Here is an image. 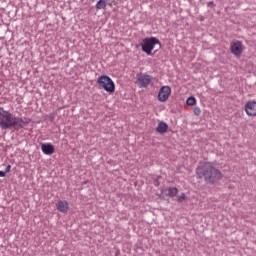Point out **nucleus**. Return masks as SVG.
I'll return each mask as SVG.
<instances>
[{
    "label": "nucleus",
    "instance_id": "f257e3e1",
    "mask_svg": "<svg viewBox=\"0 0 256 256\" xmlns=\"http://www.w3.org/2000/svg\"><path fill=\"white\" fill-rule=\"evenodd\" d=\"M196 175L198 179H204L205 183L209 185H215L217 181L223 179L221 170L215 167V163L209 161H202L198 164Z\"/></svg>",
    "mask_w": 256,
    "mask_h": 256
},
{
    "label": "nucleus",
    "instance_id": "f03ea898",
    "mask_svg": "<svg viewBox=\"0 0 256 256\" xmlns=\"http://www.w3.org/2000/svg\"><path fill=\"white\" fill-rule=\"evenodd\" d=\"M25 121L19 117H15L11 112L0 107V127L2 129H11V127H23Z\"/></svg>",
    "mask_w": 256,
    "mask_h": 256
},
{
    "label": "nucleus",
    "instance_id": "7ed1b4c3",
    "mask_svg": "<svg viewBox=\"0 0 256 256\" xmlns=\"http://www.w3.org/2000/svg\"><path fill=\"white\" fill-rule=\"evenodd\" d=\"M97 84L99 85L100 89H104L106 93L113 95L115 93V82L111 79V77L107 75H101L98 80Z\"/></svg>",
    "mask_w": 256,
    "mask_h": 256
},
{
    "label": "nucleus",
    "instance_id": "20e7f679",
    "mask_svg": "<svg viewBox=\"0 0 256 256\" xmlns=\"http://www.w3.org/2000/svg\"><path fill=\"white\" fill-rule=\"evenodd\" d=\"M155 45H158L159 49H161V41L155 37L145 38L142 43V51L146 53V55H151V51L155 49Z\"/></svg>",
    "mask_w": 256,
    "mask_h": 256
},
{
    "label": "nucleus",
    "instance_id": "39448f33",
    "mask_svg": "<svg viewBox=\"0 0 256 256\" xmlns=\"http://www.w3.org/2000/svg\"><path fill=\"white\" fill-rule=\"evenodd\" d=\"M135 83L140 89H147L153 83V77L147 73H138Z\"/></svg>",
    "mask_w": 256,
    "mask_h": 256
},
{
    "label": "nucleus",
    "instance_id": "423d86ee",
    "mask_svg": "<svg viewBox=\"0 0 256 256\" xmlns=\"http://www.w3.org/2000/svg\"><path fill=\"white\" fill-rule=\"evenodd\" d=\"M244 50L245 46H243V43L241 41H234L230 45V51L235 57H241Z\"/></svg>",
    "mask_w": 256,
    "mask_h": 256
},
{
    "label": "nucleus",
    "instance_id": "0eeeda50",
    "mask_svg": "<svg viewBox=\"0 0 256 256\" xmlns=\"http://www.w3.org/2000/svg\"><path fill=\"white\" fill-rule=\"evenodd\" d=\"M171 96V87L169 86H162L158 92V101L160 103H165L167 99Z\"/></svg>",
    "mask_w": 256,
    "mask_h": 256
},
{
    "label": "nucleus",
    "instance_id": "6e6552de",
    "mask_svg": "<svg viewBox=\"0 0 256 256\" xmlns=\"http://www.w3.org/2000/svg\"><path fill=\"white\" fill-rule=\"evenodd\" d=\"M245 112L249 117H256V102H248L245 105Z\"/></svg>",
    "mask_w": 256,
    "mask_h": 256
},
{
    "label": "nucleus",
    "instance_id": "1a4fd4ad",
    "mask_svg": "<svg viewBox=\"0 0 256 256\" xmlns=\"http://www.w3.org/2000/svg\"><path fill=\"white\" fill-rule=\"evenodd\" d=\"M56 208L60 211V213H67V211H69V202L66 200H60L56 204Z\"/></svg>",
    "mask_w": 256,
    "mask_h": 256
},
{
    "label": "nucleus",
    "instance_id": "9d476101",
    "mask_svg": "<svg viewBox=\"0 0 256 256\" xmlns=\"http://www.w3.org/2000/svg\"><path fill=\"white\" fill-rule=\"evenodd\" d=\"M41 150L44 155H53L55 153V146L53 144H42Z\"/></svg>",
    "mask_w": 256,
    "mask_h": 256
},
{
    "label": "nucleus",
    "instance_id": "9b49d317",
    "mask_svg": "<svg viewBox=\"0 0 256 256\" xmlns=\"http://www.w3.org/2000/svg\"><path fill=\"white\" fill-rule=\"evenodd\" d=\"M168 129H169V125H167V123H165L163 121L159 122L156 127V131H157V133H160V135L167 133Z\"/></svg>",
    "mask_w": 256,
    "mask_h": 256
},
{
    "label": "nucleus",
    "instance_id": "f8f14e48",
    "mask_svg": "<svg viewBox=\"0 0 256 256\" xmlns=\"http://www.w3.org/2000/svg\"><path fill=\"white\" fill-rule=\"evenodd\" d=\"M164 193L168 195V197H175L179 190L176 187H169L164 190Z\"/></svg>",
    "mask_w": 256,
    "mask_h": 256
},
{
    "label": "nucleus",
    "instance_id": "ddd939ff",
    "mask_svg": "<svg viewBox=\"0 0 256 256\" xmlns=\"http://www.w3.org/2000/svg\"><path fill=\"white\" fill-rule=\"evenodd\" d=\"M107 1L109 0H99L96 4V9H106Z\"/></svg>",
    "mask_w": 256,
    "mask_h": 256
},
{
    "label": "nucleus",
    "instance_id": "4468645a",
    "mask_svg": "<svg viewBox=\"0 0 256 256\" xmlns=\"http://www.w3.org/2000/svg\"><path fill=\"white\" fill-rule=\"evenodd\" d=\"M186 104L189 105L190 107H193V105L197 104V100L195 99V97H189L186 100Z\"/></svg>",
    "mask_w": 256,
    "mask_h": 256
},
{
    "label": "nucleus",
    "instance_id": "2eb2a0df",
    "mask_svg": "<svg viewBox=\"0 0 256 256\" xmlns=\"http://www.w3.org/2000/svg\"><path fill=\"white\" fill-rule=\"evenodd\" d=\"M193 113H194V115H196V117H199V115H201V108L195 107L193 109Z\"/></svg>",
    "mask_w": 256,
    "mask_h": 256
},
{
    "label": "nucleus",
    "instance_id": "dca6fc26",
    "mask_svg": "<svg viewBox=\"0 0 256 256\" xmlns=\"http://www.w3.org/2000/svg\"><path fill=\"white\" fill-rule=\"evenodd\" d=\"M186 198H187V196L185 195V193H182V194L178 197V203H183V201H185Z\"/></svg>",
    "mask_w": 256,
    "mask_h": 256
},
{
    "label": "nucleus",
    "instance_id": "f3484780",
    "mask_svg": "<svg viewBox=\"0 0 256 256\" xmlns=\"http://www.w3.org/2000/svg\"><path fill=\"white\" fill-rule=\"evenodd\" d=\"M5 175H7V172H5V171H0V177H5Z\"/></svg>",
    "mask_w": 256,
    "mask_h": 256
},
{
    "label": "nucleus",
    "instance_id": "a211bd4d",
    "mask_svg": "<svg viewBox=\"0 0 256 256\" xmlns=\"http://www.w3.org/2000/svg\"><path fill=\"white\" fill-rule=\"evenodd\" d=\"M9 171H11V165H8L7 168H6V173H9Z\"/></svg>",
    "mask_w": 256,
    "mask_h": 256
}]
</instances>
